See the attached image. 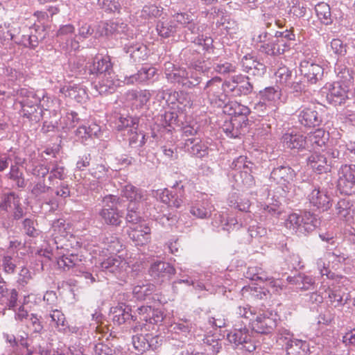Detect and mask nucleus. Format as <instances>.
<instances>
[{
  "mask_svg": "<svg viewBox=\"0 0 355 355\" xmlns=\"http://www.w3.org/2000/svg\"><path fill=\"white\" fill-rule=\"evenodd\" d=\"M86 67L90 75L96 77L103 76V79L99 83L102 87H105V89L120 86L119 80H114L113 78L114 76L113 64L109 55L96 54L88 61Z\"/></svg>",
  "mask_w": 355,
  "mask_h": 355,
  "instance_id": "f257e3e1",
  "label": "nucleus"
},
{
  "mask_svg": "<svg viewBox=\"0 0 355 355\" xmlns=\"http://www.w3.org/2000/svg\"><path fill=\"white\" fill-rule=\"evenodd\" d=\"M313 216L309 211L291 213L288 215L284 225L291 234H304L313 230Z\"/></svg>",
  "mask_w": 355,
  "mask_h": 355,
  "instance_id": "f03ea898",
  "label": "nucleus"
},
{
  "mask_svg": "<svg viewBox=\"0 0 355 355\" xmlns=\"http://www.w3.org/2000/svg\"><path fill=\"white\" fill-rule=\"evenodd\" d=\"M103 202L104 206L99 215L103 223L108 225L119 226L122 221L123 212L116 207L119 198L114 195H107L103 198Z\"/></svg>",
  "mask_w": 355,
  "mask_h": 355,
  "instance_id": "7ed1b4c3",
  "label": "nucleus"
},
{
  "mask_svg": "<svg viewBox=\"0 0 355 355\" xmlns=\"http://www.w3.org/2000/svg\"><path fill=\"white\" fill-rule=\"evenodd\" d=\"M267 35V32L264 31L257 37L256 36L253 37V40L255 42L261 44L259 47V50L261 52L270 55H279L289 51L290 43H288L286 41H283L281 38H278V40H271L267 43H264Z\"/></svg>",
  "mask_w": 355,
  "mask_h": 355,
  "instance_id": "20e7f679",
  "label": "nucleus"
},
{
  "mask_svg": "<svg viewBox=\"0 0 355 355\" xmlns=\"http://www.w3.org/2000/svg\"><path fill=\"white\" fill-rule=\"evenodd\" d=\"M277 325L276 315L268 309L259 310L254 320H252L251 328L259 334H268Z\"/></svg>",
  "mask_w": 355,
  "mask_h": 355,
  "instance_id": "39448f33",
  "label": "nucleus"
},
{
  "mask_svg": "<svg viewBox=\"0 0 355 355\" xmlns=\"http://www.w3.org/2000/svg\"><path fill=\"white\" fill-rule=\"evenodd\" d=\"M338 189L345 195L355 193V164H345L339 171Z\"/></svg>",
  "mask_w": 355,
  "mask_h": 355,
  "instance_id": "423d86ee",
  "label": "nucleus"
},
{
  "mask_svg": "<svg viewBox=\"0 0 355 355\" xmlns=\"http://www.w3.org/2000/svg\"><path fill=\"white\" fill-rule=\"evenodd\" d=\"M230 83H223L222 79L215 77L209 80L205 87V91L211 103L224 102L226 99V87L230 88Z\"/></svg>",
  "mask_w": 355,
  "mask_h": 355,
  "instance_id": "0eeeda50",
  "label": "nucleus"
},
{
  "mask_svg": "<svg viewBox=\"0 0 355 355\" xmlns=\"http://www.w3.org/2000/svg\"><path fill=\"white\" fill-rule=\"evenodd\" d=\"M229 341L236 346H241V349L248 352H252L256 349V345L252 337L249 334L247 328L235 329L227 334Z\"/></svg>",
  "mask_w": 355,
  "mask_h": 355,
  "instance_id": "6e6552de",
  "label": "nucleus"
},
{
  "mask_svg": "<svg viewBox=\"0 0 355 355\" xmlns=\"http://www.w3.org/2000/svg\"><path fill=\"white\" fill-rule=\"evenodd\" d=\"M128 234L136 246L148 245L151 241V228L146 221L130 226Z\"/></svg>",
  "mask_w": 355,
  "mask_h": 355,
  "instance_id": "1a4fd4ad",
  "label": "nucleus"
},
{
  "mask_svg": "<svg viewBox=\"0 0 355 355\" xmlns=\"http://www.w3.org/2000/svg\"><path fill=\"white\" fill-rule=\"evenodd\" d=\"M250 113H243L238 116H233L230 121H226L223 125V130L227 137L237 138L243 132L249 124L248 116Z\"/></svg>",
  "mask_w": 355,
  "mask_h": 355,
  "instance_id": "9d476101",
  "label": "nucleus"
},
{
  "mask_svg": "<svg viewBox=\"0 0 355 355\" xmlns=\"http://www.w3.org/2000/svg\"><path fill=\"white\" fill-rule=\"evenodd\" d=\"M20 93L22 96L20 104L23 116L32 119L40 107V98L33 92L25 89H22Z\"/></svg>",
  "mask_w": 355,
  "mask_h": 355,
  "instance_id": "9b49d317",
  "label": "nucleus"
},
{
  "mask_svg": "<svg viewBox=\"0 0 355 355\" xmlns=\"http://www.w3.org/2000/svg\"><path fill=\"white\" fill-rule=\"evenodd\" d=\"M308 200L312 207L322 211H327L331 207V197L324 189H313L308 195Z\"/></svg>",
  "mask_w": 355,
  "mask_h": 355,
  "instance_id": "f8f14e48",
  "label": "nucleus"
},
{
  "mask_svg": "<svg viewBox=\"0 0 355 355\" xmlns=\"http://www.w3.org/2000/svg\"><path fill=\"white\" fill-rule=\"evenodd\" d=\"M103 269L110 270L120 278H123L128 273L129 263L121 256L110 257L101 263Z\"/></svg>",
  "mask_w": 355,
  "mask_h": 355,
  "instance_id": "ddd939ff",
  "label": "nucleus"
},
{
  "mask_svg": "<svg viewBox=\"0 0 355 355\" xmlns=\"http://www.w3.org/2000/svg\"><path fill=\"white\" fill-rule=\"evenodd\" d=\"M335 214L349 224L355 223V202L347 198L340 199L335 205Z\"/></svg>",
  "mask_w": 355,
  "mask_h": 355,
  "instance_id": "4468645a",
  "label": "nucleus"
},
{
  "mask_svg": "<svg viewBox=\"0 0 355 355\" xmlns=\"http://www.w3.org/2000/svg\"><path fill=\"white\" fill-rule=\"evenodd\" d=\"M300 69L301 73L311 84H315L323 76L324 69L322 67L309 60H302L300 62Z\"/></svg>",
  "mask_w": 355,
  "mask_h": 355,
  "instance_id": "2eb2a0df",
  "label": "nucleus"
},
{
  "mask_svg": "<svg viewBox=\"0 0 355 355\" xmlns=\"http://www.w3.org/2000/svg\"><path fill=\"white\" fill-rule=\"evenodd\" d=\"M299 121L306 127H315L322 122L321 116L315 105H311L304 107L299 114Z\"/></svg>",
  "mask_w": 355,
  "mask_h": 355,
  "instance_id": "dca6fc26",
  "label": "nucleus"
},
{
  "mask_svg": "<svg viewBox=\"0 0 355 355\" xmlns=\"http://www.w3.org/2000/svg\"><path fill=\"white\" fill-rule=\"evenodd\" d=\"M272 175L277 184L288 189L295 179L296 173L289 166H280L272 171Z\"/></svg>",
  "mask_w": 355,
  "mask_h": 355,
  "instance_id": "f3484780",
  "label": "nucleus"
},
{
  "mask_svg": "<svg viewBox=\"0 0 355 355\" xmlns=\"http://www.w3.org/2000/svg\"><path fill=\"white\" fill-rule=\"evenodd\" d=\"M0 207L6 211L12 212L15 219H19L23 216L24 212L20 203V198L14 193L6 196Z\"/></svg>",
  "mask_w": 355,
  "mask_h": 355,
  "instance_id": "a211bd4d",
  "label": "nucleus"
},
{
  "mask_svg": "<svg viewBox=\"0 0 355 355\" xmlns=\"http://www.w3.org/2000/svg\"><path fill=\"white\" fill-rule=\"evenodd\" d=\"M137 320L157 324L163 320L164 316L162 311L153 309L150 306H141L137 309Z\"/></svg>",
  "mask_w": 355,
  "mask_h": 355,
  "instance_id": "6ab92c4d",
  "label": "nucleus"
},
{
  "mask_svg": "<svg viewBox=\"0 0 355 355\" xmlns=\"http://www.w3.org/2000/svg\"><path fill=\"white\" fill-rule=\"evenodd\" d=\"M284 146L290 149L297 150L309 148L306 137L300 133H285L282 137Z\"/></svg>",
  "mask_w": 355,
  "mask_h": 355,
  "instance_id": "aec40b11",
  "label": "nucleus"
},
{
  "mask_svg": "<svg viewBox=\"0 0 355 355\" xmlns=\"http://www.w3.org/2000/svg\"><path fill=\"white\" fill-rule=\"evenodd\" d=\"M241 62L244 71L251 75L261 76L266 71V66L251 55H245Z\"/></svg>",
  "mask_w": 355,
  "mask_h": 355,
  "instance_id": "412c9836",
  "label": "nucleus"
},
{
  "mask_svg": "<svg viewBox=\"0 0 355 355\" xmlns=\"http://www.w3.org/2000/svg\"><path fill=\"white\" fill-rule=\"evenodd\" d=\"M175 273V269L170 263L162 261L154 262L149 269V274L155 279L170 277Z\"/></svg>",
  "mask_w": 355,
  "mask_h": 355,
  "instance_id": "4be33fe9",
  "label": "nucleus"
},
{
  "mask_svg": "<svg viewBox=\"0 0 355 355\" xmlns=\"http://www.w3.org/2000/svg\"><path fill=\"white\" fill-rule=\"evenodd\" d=\"M309 150H316L323 148L327 141V137L323 129H317L314 132H310L306 137Z\"/></svg>",
  "mask_w": 355,
  "mask_h": 355,
  "instance_id": "5701e85b",
  "label": "nucleus"
},
{
  "mask_svg": "<svg viewBox=\"0 0 355 355\" xmlns=\"http://www.w3.org/2000/svg\"><path fill=\"white\" fill-rule=\"evenodd\" d=\"M56 259L58 268L63 271L69 270L81 261L77 254L73 253L67 254L61 252L58 253Z\"/></svg>",
  "mask_w": 355,
  "mask_h": 355,
  "instance_id": "b1692460",
  "label": "nucleus"
},
{
  "mask_svg": "<svg viewBox=\"0 0 355 355\" xmlns=\"http://www.w3.org/2000/svg\"><path fill=\"white\" fill-rule=\"evenodd\" d=\"M232 82L235 85H231L230 89L239 92L240 94L247 95L252 92L253 87L249 82L248 77L237 75L232 77Z\"/></svg>",
  "mask_w": 355,
  "mask_h": 355,
  "instance_id": "393cba45",
  "label": "nucleus"
},
{
  "mask_svg": "<svg viewBox=\"0 0 355 355\" xmlns=\"http://www.w3.org/2000/svg\"><path fill=\"white\" fill-rule=\"evenodd\" d=\"M326 292L328 294L327 302L330 306L338 308L346 304L347 300L344 298L345 293L339 287H329Z\"/></svg>",
  "mask_w": 355,
  "mask_h": 355,
  "instance_id": "a878e982",
  "label": "nucleus"
},
{
  "mask_svg": "<svg viewBox=\"0 0 355 355\" xmlns=\"http://www.w3.org/2000/svg\"><path fill=\"white\" fill-rule=\"evenodd\" d=\"M288 355H308L309 352V345L305 340L292 339L286 346Z\"/></svg>",
  "mask_w": 355,
  "mask_h": 355,
  "instance_id": "bb28decb",
  "label": "nucleus"
},
{
  "mask_svg": "<svg viewBox=\"0 0 355 355\" xmlns=\"http://www.w3.org/2000/svg\"><path fill=\"white\" fill-rule=\"evenodd\" d=\"M327 97L335 103L341 104L347 98V89L339 82L334 83L329 89Z\"/></svg>",
  "mask_w": 355,
  "mask_h": 355,
  "instance_id": "cd10ccee",
  "label": "nucleus"
},
{
  "mask_svg": "<svg viewBox=\"0 0 355 355\" xmlns=\"http://www.w3.org/2000/svg\"><path fill=\"white\" fill-rule=\"evenodd\" d=\"M308 165L318 173H325L328 170L327 158L320 153H314L307 159Z\"/></svg>",
  "mask_w": 355,
  "mask_h": 355,
  "instance_id": "c85d7f7f",
  "label": "nucleus"
},
{
  "mask_svg": "<svg viewBox=\"0 0 355 355\" xmlns=\"http://www.w3.org/2000/svg\"><path fill=\"white\" fill-rule=\"evenodd\" d=\"M127 100L132 101L137 107L146 105L150 98V94L148 90H130L126 93Z\"/></svg>",
  "mask_w": 355,
  "mask_h": 355,
  "instance_id": "c756f323",
  "label": "nucleus"
},
{
  "mask_svg": "<svg viewBox=\"0 0 355 355\" xmlns=\"http://www.w3.org/2000/svg\"><path fill=\"white\" fill-rule=\"evenodd\" d=\"M315 11L317 17L322 24L324 25L331 24L333 20L331 8L328 3L324 2L318 3L315 7Z\"/></svg>",
  "mask_w": 355,
  "mask_h": 355,
  "instance_id": "7c9ffc66",
  "label": "nucleus"
},
{
  "mask_svg": "<svg viewBox=\"0 0 355 355\" xmlns=\"http://www.w3.org/2000/svg\"><path fill=\"white\" fill-rule=\"evenodd\" d=\"M223 112L230 116V119H233V116H238L243 113H250V109L237 101H230L225 105Z\"/></svg>",
  "mask_w": 355,
  "mask_h": 355,
  "instance_id": "2f4dec72",
  "label": "nucleus"
},
{
  "mask_svg": "<svg viewBox=\"0 0 355 355\" xmlns=\"http://www.w3.org/2000/svg\"><path fill=\"white\" fill-rule=\"evenodd\" d=\"M155 291V286L153 284H142L134 286L132 294L139 300H145Z\"/></svg>",
  "mask_w": 355,
  "mask_h": 355,
  "instance_id": "473e14b6",
  "label": "nucleus"
},
{
  "mask_svg": "<svg viewBox=\"0 0 355 355\" xmlns=\"http://www.w3.org/2000/svg\"><path fill=\"white\" fill-rule=\"evenodd\" d=\"M60 92L65 96L74 98L77 102H81L86 96L85 89L76 85L64 86L60 89Z\"/></svg>",
  "mask_w": 355,
  "mask_h": 355,
  "instance_id": "72a5a7b5",
  "label": "nucleus"
},
{
  "mask_svg": "<svg viewBox=\"0 0 355 355\" xmlns=\"http://www.w3.org/2000/svg\"><path fill=\"white\" fill-rule=\"evenodd\" d=\"M125 24H119L113 21H101L98 28V31L101 35L109 36L119 31V28H124Z\"/></svg>",
  "mask_w": 355,
  "mask_h": 355,
  "instance_id": "f704fd0d",
  "label": "nucleus"
},
{
  "mask_svg": "<svg viewBox=\"0 0 355 355\" xmlns=\"http://www.w3.org/2000/svg\"><path fill=\"white\" fill-rule=\"evenodd\" d=\"M113 313V321L119 325L125 323L129 319L137 320V316L132 315L130 309L126 310L121 306L114 307Z\"/></svg>",
  "mask_w": 355,
  "mask_h": 355,
  "instance_id": "c9c22d12",
  "label": "nucleus"
},
{
  "mask_svg": "<svg viewBox=\"0 0 355 355\" xmlns=\"http://www.w3.org/2000/svg\"><path fill=\"white\" fill-rule=\"evenodd\" d=\"M259 95L260 98L263 102L275 103L280 99L282 92L278 88H275L274 87H266L263 90H261L259 93Z\"/></svg>",
  "mask_w": 355,
  "mask_h": 355,
  "instance_id": "e433bc0d",
  "label": "nucleus"
},
{
  "mask_svg": "<svg viewBox=\"0 0 355 355\" xmlns=\"http://www.w3.org/2000/svg\"><path fill=\"white\" fill-rule=\"evenodd\" d=\"M121 195L130 202H138L144 199V194L141 190L132 184L125 185L122 189Z\"/></svg>",
  "mask_w": 355,
  "mask_h": 355,
  "instance_id": "4c0bfd02",
  "label": "nucleus"
},
{
  "mask_svg": "<svg viewBox=\"0 0 355 355\" xmlns=\"http://www.w3.org/2000/svg\"><path fill=\"white\" fill-rule=\"evenodd\" d=\"M175 21H158L156 29L159 36L167 38L173 35L177 31Z\"/></svg>",
  "mask_w": 355,
  "mask_h": 355,
  "instance_id": "58836bf2",
  "label": "nucleus"
},
{
  "mask_svg": "<svg viewBox=\"0 0 355 355\" xmlns=\"http://www.w3.org/2000/svg\"><path fill=\"white\" fill-rule=\"evenodd\" d=\"M257 313L258 312L256 311L255 309L250 305L239 306L236 309V314L239 317L245 320L250 327L252 320H254Z\"/></svg>",
  "mask_w": 355,
  "mask_h": 355,
  "instance_id": "ea45409f",
  "label": "nucleus"
},
{
  "mask_svg": "<svg viewBox=\"0 0 355 355\" xmlns=\"http://www.w3.org/2000/svg\"><path fill=\"white\" fill-rule=\"evenodd\" d=\"M69 225L63 219H58L54 221L52 225L53 234L55 240L60 238H64L67 236Z\"/></svg>",
  "mask_w": 355,
  "mask_h": 355,
  "instance_id": "a19ab883",
  "label": "nucleus"
},
{
  "mask_svg": "<svg viewBox=\"0 0 355 355\" xmlns=\"http://www.w3.org/2000/svg\"><path fill=\"white\" fill-rule=\"evenodd\" d=\"M148 340V334L145 335L138 334L132 337L133 346L135 349L141 354L149 349Z\"/></svg>",
  "mask_w": 355,
  "mask_h": 355,
  "instance_id": "79ce46f5",
  "label": "nucleus"
},
{
  "mask_svg": "<svg viewBox=\"0 0 355 355\" xmlns=\"http://www.w3.org/2000/svg\"><path fill=\"white\" fill-rule=\"evenodd\" d=\"M163 8L155 5H147L144 6L141 16L146 19H152L159 17L163 12Z\"/></svg>",
  "mask_w": 355,
  "mask_h": 355,
  "instance_id": "37998d69",
  "label": "nucleus"
},
{
  "mask_svg": "<svg viewBox=\"0 0 355 355\" xmlns=\"http://www.w3.org/2000/svg\"><path fill=\"white\" fill-rule=\"evenodd\" d=\"M277 82L280 85H286L290 83L292 71L286 66L280 67L275 73Z\"/></svg>",
  "mask_w": 355,
  "mask_h": 355,
  "instance_id": "c03bdc74",
  "label": "nucleus"
},
{
  "mask_svg": "<svg viewBox=\"0 0 355 355\" xmlns=\"http://www.w3.org/2000/svg\"><path fill=\"white\" fill-rule=\"evenodd\" d=\"M98 3L106 12H119L121 10L119 0H98Z\"/></svg>",
  "mask_w": 355,
  "mask_h": 355,
  "instance_id": "a18cd8bd",
  "label": "nucleus"
},
{
  "mask_svg": "<svg viewBox=\"0 0 355 355\" xmlns=\"http://www.w3.org/2000/svg\"><path fill=\"white\" fill-rule=\"evenodd\" d=\"M166 76L168 80L182 84H185L184 83L185 80H189V71L184 69H175L173 72L167 73Z\"/></svg>",
  "mask_w": 355,
  "mask_h": 355,
  "instance_id": "49530a36",
  "label": "nucleus"
},
{
  "mask_svg": "<svg viewBox=\"0 0 355 355\" xmlns=\"http://www.w3.org/2000/svg\"><path fill=\"white\" fill-rule=\"evenodd\" d=\"M139 119L130 116H121L119 119L117 128L119 130H122L127 128H135L138 126Z\"/></svg>",
  "mask_w": 355,
  "mask_h": 355,
  "instance_id": "de8ad7c7",
  "label": "nucleus"
},
{
  "mask_svg": "<svg viewBox=\"0 0 355 355\" xmlns=\"http://www.w3.org/2000/svg\"><path fill=\"white\" fill-rule=\"evenodd\" d=\"M52 321L55 322V327L59 331H62L66 327L64 315L59 310H53L50 315Z\"/></svg>",
  "mask_w": 355,
  "mask_h": 355,
  "instance_id": "09e8293b",
  "label": "nucleus"
},
{
  "mask_svg": "<svg viewBox=\"0 0 355 355\" xmlns=\"http://www.w3.org/2000/svg\"><path fill=\"white\" fill-rule=\"evenodd\" d=\"M9 178L15 180L17 182L18 187H24L25 186L23 173L20 171L19 166L16 165L11 166L9 173Z\"/></svg>",
  "mask_w": 355,
  "mask_h": 355,
  "instance_id": "8fccbe9b",
  "label": "nucleus"
},
{
  "mask_svg": "<svg viewBox=\"0 0 355 355\" xmlns=\"http://www.w3.org/2000/svg\"><path fill=\"white\" fill-rule=\"evenodd\" d=\"M156 73V69L154 67H143L138 71V78L141 83L151 79Z\"/></svg>",
  "mask_w": 355,
  "mask_h": 355,
  "instance_id": "3c124183",
  "label": "nucleus"
},
{
  "mask_svg": "<svg viewBox=\"0 0 355 355\" xmlns=\"http://www.w3.org/2000/svg\"><path fill=\"white\" fill-rule=\"evenodd\" d=\"M331 47L334 53L338 55H345L347 53V46L340 39H334L331 42Z\"/></svg>",
  "mask_w": 355,
  "mask_h": 355,
  "instance_id": "603ef678",
  "label": "nucleus"
},
{
  "mask_svg": "<svg viewBox=\"0 0 355 355\" xmlns=\"http://www.w3.org/2000/svg\"><path fill=\"white\" fill-rule=\"evenodd\" d=\"M247 157L245 156H239L234 159L232 164V168L234 170L244 171L247 173L246 169L249 168Z\"/></svg>",
  "mask_w": 355,
  "mask_h": 355,
  "instance_id": "864d4df0",
  "label": "nucleus"
},
{
  "mask_svg": "<svg viewBox=\"0 0 355 355\" xmlns=\"http://www.w3.org/2000/svg\"><path fill=\"white\" fill-rule=\"evenodd\" d=\"M266 285L274 294H279L283 290V285L279 279L273 278L266 279Z\"/></svg>",
  "mask_w": 355,
  "mask_h": 355,
  "instance_id": "5fc2aeb1",
  "label": "nucleus"
},
{
  "mask_svg": "<svg viewBox=\"0 0 355 355\" xmlns=\"http://www.w3.org/2000/svg\"><path fill=\"white\" fill-rule=\"evenodd\" d=\"M4 26L8 32V35H10L12 40L20 33L19 24L16 21L12 20L10 22H6L4 23Z\"/></svg>",
  "mask_w": 355,
  "mask_h": 355,
  "instance_id": "6e6d98bb",
  "label": "nucleus"
},
{
  "mask_svg": "<svg viewBox=\"0 0 355 355\" xmlns=\"http://www.w3.org/2000/svg\"><path fill=\"white\" fill-rule=\"evenodd\" d=\"M108 171L103 164H97L92 170V175L98 180L105 179L107 178V173Z\"/></svg>",
  "mask_w": 355,
  "mask_h": 355,
  "instance_id": "4d7b16f0",
  "label": "nucleus"
},
{
  "mask_svg": "<svg viewBox=\"0 0 355 355\" xmlns=\"http://www.w3.org/2000/svg\"><path fill=\"white\" fill-rule=\"evenodd\" d=\"M28 327L33 329L35 333H40L43 329V325L40 319L35 315L31 314L29 318V323Z\"/></svg>",
  "mask_w": 355,
  "mask_h": 355,
  "instance_id": "13d9d810",
  "label": "nucleus"
},
{
  "mask_svg": "<svg viewBox=\"0 0 355 355\" xmlns=\"http://www.w3.org/2000/svg\"><path fill=\"white\" fill-rule=\"evenodd\" d=\"M95 355H114V350L107 345L98 343L94 347Z\"/></svg>",
  "mask_w": 355,
  "mask_h": 355,
  "instance_id": "bf43d9fd",
  "label": "nucleus"
},
{
  "mask_svg": "<svg viewBox=\"0 0 355 355\" xmlns=\"http://www.w3.org/2000/svg\"><path fill=\"white\" fill-rule=\"evenodd\" d=\"M187 71H189V79L192 80L189 81V84L192 85H198L200 82V71L193 67H188Z\"/></svg>",
  "mask_w": 355,
  "mask_h": 355,
  "instance_id": "052dcab7",
  "label": "nucleus"
},
{
  "mask_svg": "<svg viewBox=\"0 0 355 355\" xmlns=\"http://www.w3.org/2000/svg\"><path fill=\"white\" fill-rule=\"evenodd\" d=\"M131 57L135 61L144 60L146 58V46H139L131 53Z\"/></svg>",
  "mask_w": 355,
  "mask_h": 355,
  "instance_id": "680f3d73",
  "label": "nucleus"
},
{
  "mask_svg": "<svg viewBox=\"0 0 355 355\" xmlns=\"http://www.w3.org/2000/svg\"><path fill=\"white\" fill-rule=\"evenodd\" d=\"M91 155L90 154H85L79 157L76 163V168L79 171H84L90 164Z\"/></svg>",
  "mask_w": 355,
  "mask_h": 355,
  "instance_id": "e2e57ef3",
  "label": "nucleus"
},
{
  "mask_svg": "<svg viewBox=\"0 0 355 355\" xmlns=\"http://www.w3.org/2000/svg\"><path fill=\"white\" fill-rule=\"evenodd\" d=\"M23 224L26 233L30 236L35 237L36 234V230L34 226L35 221L30 218H26Z\"/></svg>",
  "mask_w": 355,
  "mask_h": 355,
  "instance_id": "0e129e2a",
  "label": "nucleus"
},
{
  "mask_svg": "<svg viewBox=\"0 0 355 355\" xmlns=\"http://www.w3.org/2000/svg\"><path fill=\"white\" fill-rule=\"evenodd\" d=\"M64 178V168L56 166L51 171L49 180L52 181L54 178L63 180Z\"/></svg>",
  "mask_w": 355,
  "mask_h": 355,
  "instance_id": "69168bd1",
  "label": "nucleus"
},
{
  "mask_svg": "<svg viewBox=\"0 0 355 355\" xmlns=\"http://www.w3.org/2000/svg\"><path fill=\"white\" fill-rule=\"evenodd\" d=\"M216 71L220 73H228L235 71V67L231 63L225 62L223 64H218L215 68Z\"/></svg>",
  "mask_w": 355,
  "mask_h": 355,
  "instance_id": "338daca9",
  "label": "nucleus"
},
{
  "mask_svg": "<svg viewBox=\"0 0 355 355\" xmlns=\"http://www.w3.org/2000/svg\"><path fill=\"white\" fill-rule=\"evenodd\" d=\"M191 153L196 156L202 157L207 153V148L200 142H197L191 147Z\"/></svg>",
  "mask_w": 355,
  "mask_h": 355,
  "instance_id": "774afa93",
  "label": "nucleus"
}]
</instances>
